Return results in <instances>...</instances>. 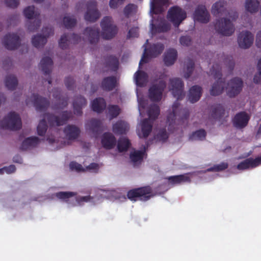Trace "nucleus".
I'll return each instance as SVG.
<instances>
[{"label": "nucleus", "instance_id": "obj_35", "mask_svg": "<svg viewBox=\"0 0 261 261\" xmlns=\"http://www.w3.org/2000/svg\"><path fill=\"white\" fill-rule=\"evenodd\" d=\"M169 182L171 184H179L182 182H190V178L185 174L171 176L167 178Z\"/></svg>", "mask_w": 261, "mask_h": 261}, {"label": "nucleus", "instance_id": "obj_45", "mask_svg": "<svg viewBox=\"0 0 261 261\" xmlns=\"http://www.w3.org/2000/svg\"><path fill=\"white\" fill-rule=\"evenodd\" d=\"M77 193L74 192H59L55 194V196L65 202H68L70 198L76 196Z\"/></svg>", "mask_w": 261, "mask_h": 261}, {"label": "nucleus", "instance_id": "obj_9", "mask_svg": "<svg viewBox=\"0 0 261 261\" xmlns=\"http://www.w3.org/2000/svg\"><path fill=\"white\" fill-rule=\"evenodd\" d=\"M48 123L51 126H61L65 124L72 117V114L70 111H63L60 116H57L50 113H46Z\"/></svg>", "mask_w": 261, "mask_h": 261}, {"label": "nucleus", "instance_id": "obj_21", "mask_svg": "<svg viewBox=\"0 0 261 261\" xmlns=\"http://www.w3.org/2000/svg\"><path fill=\"white\" fill-rule=\"evenodd\" d=\"M91 44L98 42L99 38V29L98 26L86 28L83 32Z\"/></svg>", "mask_w": 261, "mask_h": 261}, {"label": "nucleus", "instance_id": "obj_50", "mask_svg": "<svg viewBox=\"0 0 261 261\" xmlns=\"http://www.w3.org/2000/svg\"><path fill=\"white\" fill-rule=\"evenodd\" d=\"M144 152L142 151H135L130 154V159L132 162L136 164L137 162H141L143 160Z\"/></svg>", "mask_w": 261, "mask_h": 261}, {"label": "nucleus", "instance_id": "obj_12", "mask_svg": "<svg viewBox=\"0 0 261 261\" xmlns=\"http://www.w3.org/2000/svg\"><path fill=\"white\" fill-rule=\"evenodd\" d=\"M227 3L224 0H219L213 4L211 12L215 16L229 15L232 16L236 14V12L229 11L227 9Z\"/></svg>", "mask_w": 261, "mask_h": 261}, {"label": "nucleus", "instance_id": "obj_19", "mask_svg": "<svg viewBox=\"0 0 261 261\" xmlns=\"http://www.w3.org/2000/svg\"><path fill=\"white\" fill-rule=\"evenodd\" d=\"M249 119V116L245 112H241L235 115L233 124L237 128H243L248 124Z\"/></svg>", "mask_w": 261, "mask_h": 261}, {"label": "nucleus", "instance_id": "obj_62", "mask_svg": "<svg viewBox=\"0 0 261 261\" xmlns=\"http://www.w3.org/2000/svg\"><path fill=\"white\" fill-rule=\"evenodd\" d=\"M180 44L183 46H189L191 45L192 39L188 36H182L179 39Z\"/></svg>", "mask_w": 261, "mask_h": 261}, {"label": "nucleus", "instance_id": "obj_8", "mask_svg": "<svg viewBox=\"0 0 261 261\" xmlns=\"http://www.w3.org/2000/svg\"><path fill=\"white\" fill-rule=\"evenodd\" d=\"M165 17H152L150 20L151 31L152 34L166 32L171 28L170 23Z\"/></svg>", "mask_w": 261, "mask_h": 261}, {"label": "nucleus", "instance_id": "obj_33", "mask_svg": "<svg viewBox=\"0 0 261 261\" xmlns=\"http://www.w3.org/2000/svg\"><path fill=\"white\" fill-rule=\"evenodd\" d=\"M39 142L40 139L37 137L27 138L22 142L20 148L24 150H27L31 147L37 146Z\"/></svg>", "mask_w": 261, "mask_h": 261}, {"label": "nucleus", "instance_id": "obj_56", "mask_svg": "<svg viewBox=\"0 0 261 261\" xmlns=\"http://www.w3.org/2000/svg\"><path fill=\"white\" fill-rule=\"evenodd\" d=\"M68 36L66 34H63L59 41V45L63 49H66L68 47Z\"/></svg>", "mask_w": 261, "mask_h": 261}, {"label": "nucleus", "instance_id": "obj_57", "mask_svg": "<svg viewBox=\"0 0 261 261\" xmlns=\"http://www.w3.org/2000/svg\"><path fill=\"white\" fill-rule=\"evenodd\" d=\"M225 64L228 67L229 70L230 72H232L234 67V62L233 58L231 56H227L224 60Z\"/></svg>", "mask_w": 261, "mask_h": 261}, {"label": "nucleus", "instance_id": "obj_27", "mask_svg": "<svg viewBox=\"0 0 261 261\" xmlns=\"http://www.w3.org/2000/svg\"><path fill=\"white\" fill-rule=\"evenodd\" d=\"M64 133L69 140H74L79 137L80 130L74 125H68L64 128Z\"/></svg>", "mask_w": 261, "mask_h": 261}, {"label": "nucleus", "instance_id": "obj_44", "mask_svg": "<svg viewBox=\"0 0 261 261\" xmlns=\"http://www.w3.org/2000/svg\"><path fill=\"white\" fill-rule=\"evenodd\" d=\"M130 145L129 140L126 138H122L119 139L117 144V148L120 152L127 150Z\"/></svg>", "mask_w": 261, "mask_h": 261}, {"label": "nucleus", "instance_id": "obj_61", "mask_svg": "<svg viewBox=\"0 0 261 261\" xmlns=\"http://www.w3.org/2000/svg\"><path fill=\"white\" fill-rule=\"evenodd\" d=\"M249 161L247 159L243 161L240 162L237 166V168L239 170H246L250 168L249 165Z\"/></svg>", "mask_w": 261, "mask_h": 261}, {"label": "nucleus", "instance_id": "obj_7", "mask_svg": "<svg viewBox=\"0 0 261 261\" xmlns=\"http://www.w3.org/2000/svg\"><path fill=\"white\" fill-rule=\"evenodd\" d=\"M111 18L103 17L100 23L102 29L101 36L103 39L107 40L113 38L118 32L117 27L113 24Z\"/></svg>", "mask_w": 261, "mask_h": 261}, {"label": "nucleus", "instance_id": "obj_39", "mask_svg": "<svg viewBox=\"0 0 261 261\" xmlns=\"http://www.w3.org/2000/svg\"><path fill=\"white\" fill-rule=\"evenodd\" d=\"M186 11L178 6H174L170 8L168 11L167 16H186Z\"/></svg>", "mask_w": 261, "mask_h": 261}, {"label": "nucleus", "instance_id": "obj_26", "mask_svg": "<svg viewBox=\"0 0 261 261\" xmlns=\"http://www.w3.org/2000/svg\"><path fill=\"white\" fill-rule=\"evenodd\" d=\"M177 58V52L176 49L170 48L164 54V61L166 66H171L176 61Z\"/></svg>", "mask_w": 261, "mask_h": 261}, {"label": "nucleus", "instance_id": "obj_29", "mask_svg": "<svg viewBox=\"0 0 261 261\" xmlns=\"http://www.w3.org/2000/svg\"><path fill=\"white\" fill-rule=\"evenodd\" d=\"M128 129V124L123 120H118L113 125V131L115 134H125Z\"/></svg>", "mask_w": 261, "mask_h": 261}, {"label": "nucleus", "instance_id": "obj_32", "mask_svg": "<svg viewBox=\"0 0 261 261\" xmlns=\"http://www.w3.org/2000/svg\"><path fill=\"white\" fill-rule=\"evenodd\" d=\"M106 107V102L104 98L98 97L94 99L91 103V108L93 111L98 113H101Z\"/></svg>", "mask_w": 261, "mask_h": 261}, {"label": "nucleus", "instance_id": "obj_4", "mask_svg": "<svg viewBox=\"0 0 261 261\" xmlns=\"http://www.w3.org/2000/svg\"><path fill=\"white\" fill-rule=\"evenodd\" d=\"M211 72L215 79H217V81L212 85L210 90V94L213 96H217L221 94L224 89L225 79L222 78L221 69L218 68L215 70V65H213Z\"/></svg>", "mask_w": 261, "mask_h": 261}, {"label": "nucleus", "instance_id": "obj_2", "mask_svg": "<svg viewBox=\"0 0 261 261\" xmlns=\"http://www.w3.org/2000/svg\"><path fill=\"white\" fill-rule=\"evenodd\" d=\"M127 196L133 201H146L152 196V188L149 186L135 188L127 192Z\"/></svg>", "mask_w": 261, "mask_h": 261}, {"label": "nucleus", "instance_id": "obj_36", "mask_svg": "<svg viewBox=\"0 0 261 261\" xmlns=\"http://www.w3.org/2000/svg\"><path fill=\"white\" fill-rule=\"evenodd\" d=\"M152 128V123L149 119H144L141 122V130L143 138H147L150 134Z\"/></svg>", "mask_w": 261, "mask_h": 261}, {"label": "nucleus", "instance_id": "obj_42", "mask_svg": "<svg viewBox=\"0 0 261 261\" xmlns=\"http://www.w3.org/2000/svg\"><path fill=\"white\" fill-rule=\"evenodd\" d=\"M160 113V107L155 104L151 105L148 110L149 119L151 120L156 119Z\"/></svg>", "mask_w": 261, "mask_h": 261}, {"label": "nucleus", "instance_id": "obj_46", "mask_svg": "<svg viewBox=\"0 0 261 261\" xmlns=\"http://www.w3.org/2000/svg\"><path fill=\"white\" fill-rule=\"evenodd\" d=\"M47 119L46 113L43 116V118L41 120L37 126V133L38 135L43 136L47 129V125L45 120Z\"/></svg>", "mask_w": 261, "mask_h": 261}, {"label": "nucleus", "instance_id": "obj_11", "mask_svg": "<svg viewBox=\"0 0 261 261\" xmlns=\"http://www.w3.org/2000/svg\"><path fill=\"white\" fill-rule=\"evenodd\" d=\"M166 87L164 81H160L158 84L152 85L148 90V96L152 101L158 102L162 98L163 91Z\"/></svg>", "mask_w": 261, "mask_h": 261}, {"label": "nucleus", "instance_id": "obj_24", "mask_svg": "<svg viewBox=\"0 0 261 261\" xmlns=\"http://www.w3.org/2000/svg\"><path fill=\"white\" fill-rule=\"evenodd\" d=\"M87 105V100L85 97L80 95L76 96L73 102V112L74 114L81 116L83 114L82 109Z\"/></svg>", "mask_w": 261, "mask_h": 261}, {"label": "nucleus", "instance_id": "obj_38", "mask_svg": "<svg viewBox=\"0 0 261 261\" xmlns=\"http://www.w3.org/2000/svg\"><path fill=\"white\" fill-rule=\"evenodd\" d=\"M90 129L95 134L101 132V121L97 119H91L88 123Z\"/></svg>", "mask_w": 261, "mask_h": 261}, {"label": "nucleus", "instance_id": "obj_54", "mask_svg": "<svg viewBox=\"0 0 261 261\" xmlns=\"http://www.w3.org/2000/svg\"><path fill=\"white\" fill-rule=\"evenodd\" d=\"M194 66V62L192 60H189L187 64V71L184 75L186 79H189L191 76L193 72Z\"/></svg>", "mask_w": 261, "mask_h": 261}, {"label": "nucleus", "instance_id": "obj_28", "mask_svg": "<svg viewBox=\"0 0 261 261\" xmlns=\"http://www.w3.org/2000/svg\"><path fill=\"white\" fill-rule=\"evenodd\" d=\"M105 66L113 71H116L119 67V59L113 55L105 57Z\"/></svg>", "mask_w": 261, "mask_h": 261}, {"label": "nucleus", "instance_id": "obj_34", "mask_svg": "<svg viewBox=\"0 0 261 261\" xmlns=\"http://www.w3.org/2000/svg\"><path fill=\"white\" fill-rule=\"evenodd\" d=\"M135 79L138 86L143 87L148 82V76L144 71L138 70L135 74Z\"/></svg>", "mask_w": 261, "mask_h": 261}, {"label": "nucleus", "instance_id": "obj_30", "mask_svg": "<svg viewBox=\"0 0 261 261\" xmlns=\"http://www.w3.org/2000/svg\"><path fill=\"white\" fill-rule=\"evenodd\" d=\"M117 80L114 76H108L104 78L101 82V88L103 90L110 91L116 86Z\"/></svg>", "mask_w": 261, "mask_h": 261}, {"label": "nucleus", "instance_id": "obj_58", "mask_svg": "<svg viewBox=\"0 0 261 261\" xmlns=\"http://www.w3.org/2000/svg\"><path fill=\"white\" fill-rule=\"evenodd\" d=\"M168 134L165 128L161 129L157 134V138L160 141L165 142L168 139Z\"/></svg>", "mask_w": 261, "mask_h": 261}, {"label": "nucleus", "instance_id": "obj_5", "mask_svg": "<svg viewBox=\"0 0 261 261\" xmlns=\"http://www.w3.org/2000/svg\"><path fill=\"white\" fill-rule=\"evenodd\" d=\"M3 128L12 130H17L21 128V118L18 114L14 112H10L5 117L1 123Z\"/></svg>", "mask_w": 261, "mask_h": 261}, {"label": "nucleus", "instance_id": "obj_22", "mask_svg": "<svg viewBox=\"0 0 261 261\" xmlns=\"http://www.w3.org/2000/svg\"><path fill=\"white\" fill-rule=\"evenodd\" d=\"M101 144L106 149L113 148L116 143V139L114 136L111 133H105L101 137Z\"/></svg>", "mask_w": 261, "mask_h": 261}, {"label": "nucleus", "instance_id": "obj_14", "mask_svg": "<svg viewBox=\"0 0 261 261\" xmlns=\"http://www.w3.org/2000/svg\"><path fill=\"white\" fill-rule=\"evenodd\" d=\"M170 84L171 87L173 96L176 98L177 100H181L185 97L184 92V84L180 78H174L170 79Z\"/></svg>", "mask_w": 261, "mask_h": 261}, {"label": "nucleus", "instance_id": "obj_64", "mask_svg": "<svg viewBox=\"0 0 261 261\" xmlns=\"http://www.w3.org/2000/svg\"><path fill=\"white\" fill-rule=\"evenodd\" d=\"M74 83V79L71 76L67 77L65 80V84L68 90L73 89Z\"/></svg>", "mask_w": 261, "mask_h": 261}, {"label": "nucleus", "instance_id": "obj_41", "mask_svg": "<svg viewBox=\"0 0 261 261\" xmlns=\"http://www.w3.org/2000/svg\"><path fill=\"white\" fill-rule=\"evenodd\" d=\"M193 15V16H208L209 12L204 5L199 4L195 8Z\"/></svg>", "mask_w": 261, "mask_h": 261}, {"label": "nucleus", "instance_id": "obj_53", "mask_svg": "<svg viewBox=\"0 0 261 261\" xmlns=\"http://www.w3.org/2000/svg\"><path fill=\"white\" fill-rule=\"evenodd\" d=\"M63 23L65 27L67 29H71L73 28L76 23V20L74 17H63Z\"/></svg>", "mask_w": 261, "mask_h": 261}, {"label": "nucleus", "instance_id": "obj_63", "mask_svg": "<svg viewBox=\"0 0 261 261\" xmlns=\"http://www.w3.org/2000/svg\"><path fill=\"white\" fill-rule=\"evenodd\" d=\"M139 36V28L134 27L131 28L128 32L127 38H135Z\"/></svg>", "mask_w": 261, "mask_h": 261}, {"label": "nucleus", "instance_id": "obj_48", "mask_svg": "<svg viewBox=\"0 0 261 261\" xmlns=\"http://www.w3.org/2000/svg\"><path fill=\"white\" fill-rule=\"evenodd\" d=\"M108 111L110 119L112 120L120 114L121 110L117 105H110L108 107Z\"/></svg>", "mask_w": 261, "mask_h": 261}, {"label": "nucleus", "instance_id": "obj_1", "mask_svg": "<svg viewBox=\"0 0 261 261\" xmlns=\"http://www.w3.org/2000/svg\"><path fill=\"white\" fill-rule=\"evenodd\" d=\"M180 103L177 101L174 102L172 106V111L167 117V122L170 126L177 123L178 125H187L190 115L189 110L186 109H179Z\"/></svg>", "mask_w": 261, "mask_h": 261}, {"label": "nucleus", "instance_id": "obj_10", "mask_svg": "<svg viewBox=\"0 0 261 261\" xmlns=\"http://www.w3.org/2000/svg\"><path fill=\"white\" fill-rule=\"evenodd\" d=\"M42 32L43 35H35L32 39V44L38 48L43 47L47 42V38L54 34L53 28L51 26L44 27Z\"/></svg>", "mask_w": 261, "mask_h": 261}, {"label": "nucleus", "instance_id": "obj_40", "mask_svg": "<svg viewBox=\"0 0 261 261\" xmlns=\"http://www.w3.org/2000/svg\"><path fill=\"white\" fill-rule=\"evenodd\" d=\"M5 82L6 87L11 90H14L18 85V80L14 75H7L6 77Z\"/></svg>", "mask_w": 261, "mask_h": 261}, {"label": "nucleus", "instance_id": "obj_25", "mask_svg": "<svg viewBox=\"0 0 261 261\" xmlns=\"http://www.w3.org/2000/svg\"><path fill=\"white\" fill-rule=\"evenodd\" d=\"M53 61L48 57H43L40 63L39 67L45 75H49L51 72Z\"/></svg>", "mask_w": 261, "mask_h": 261}, {"label": "nucleus", "instance_id": "obj_23", "mask_svg": "<svg viewBox=\"0 0 261 261\" xmlns=\"http://www.w3.org/2000/svg\"><path fill=\"white\" fill-rule=\"evenodd\" d=\"M202 88L198 85L193 86L190 88L188 93V100L191 103L198 101L202 95Z\"/></svg>", "mask_w": 261, "mask_h": 261}, {"label": "nucleus", "instance_id": "obj_51", "mask_svg": "<svg viewBox=\"0 0 261 261\" xmlns=\"http://www.w3.org/2000/svg\"><path fill=\"white\" fill-rule=\"evenodd\" d=\"M138 7L134 4H129L124 9V14L126 15H134L137 14Z\"/></svg>", "mask_w": 261, "mask_h": 261}, {"label": "nucleus", "instance_id": "obj_20", "mask_svg": "<svg viewBox=\"0 0 261 261\" xmlns=\"http://www.w3.org/2000/svg\"><path fill=\"white\" fill-rule=\"evenodd\" d=\"M211 116L214 119L221 122V123L225 121V117H228V115L225 116V110L220 104H217L212 107Z\"/></svg>", "mask_w": 261, "mask_h": 261}, {"label": "nucleus", "instance_id": "obj_60", "mask_svg": "<svg viewBox=\"0 0 261 261\" xmlns=\"http://www.w3.org/2000/svg\"><path fill=\"white\" fill-rule=\"evenodd\" d=\"M257 68L258 74H255L253 77V82L255 84H259L261 83V58L258 60Z\"/></svg>", "mask_w": 261, "mask_h": 261}, {"label": "nucleus", "instance_id": "obj_37", "mask_svg": "<svg viewBox=\"0 0 261 261\" xmlns=\"http://www.w3.org/2000/svg\"><path fill=\"white\" fill-rule=\"evenodd\" d=\"M259 2L258 0H246L244 7L246 11L253 13L258 10Z\"/></svg>", "mask_w": 261, "mask_h": 261}, {"label": "nucleus", "instance_id": "obj_18", "mask_svg": "<svg viewBox=\"0 0 261 261\" xmlns=\"http://www.w3.org/2000/svg\"><path fill=\"white\" fill-rule=\"evenodd\" d=\"M150 12L151 15L160 14L169 5L168 0H152L150 2Z\"/></svg>", "mask_w": 261, "mask_h": 261}, {"label": "nucleus", "instance_id": "obj_59", "mask_svg": "<svg viewBox=\"0 0 261 261\" xmlns=\"http://www.w3.org/2000/svg\"><path fill=\"white\" fill-rule=\"evenodd\" d=\"M70 168L72 170H75L77 172H84L85 169L83 168L82 165L75 162H71L69 164Z\"/></svg>", "mask_w": 261, "mask_h": 261}, {"label": "nucleus", "instance_id": "obj_13", "mask_svg": "<svg viewBox=\"0 0 261 261\" xmlns=\"http://www.w3.org/2000/svg\"><path fill=\"white\" fill-rule=\"evenodd\" d=\"M243 82L241 78L234 77L227 84L226 92L230 97H234L238 95L242 91Z\"/></svg>", "mask_w": 261, "mask_h": 261}, {"label": "nucleus", "instance_id": "obj_17", "mask_svg": "<svg viewBox=\"0 0 261 261\" xmlns=\"http://www.w3.org/2000/svg\"><path fill=\"white\" fill-rule=\"evenodd\" d=\"M31 101L36 110L40 112L46 111L50 105L49 100L47 98L35 93L32 94Z\"/></svg>", "mask_w": 261, "mask_h": 261}, {"label": "nucleus", "instance_id": "obj_15", "mask_svg": "<svg viewBox=\"0 0 261 261\" xmlns=\"http://www.w3.org/2000/svg\"><path fill=\"white\" fill-rule=\"evenodd\" d=\"M3 44L6 49L15 50L20 46V39L17 34L9 33L4 36Z\"/></svg>", "mask_w": 261, "mask_h": 261}, {"label": "nucleus", "instance_id": "obj_6", "mask_svg": "<svg viewBox=\"0 0 261 261\" xmlns=\"http://www.w3.org/2000/svg\"><path fill=\"white\" fill-rule=\"evenodd\" d=\"M214 27L218 33L226 36H231L235 30L234 25L227 17H219Z\"/></svg>", "mask_w": 261, "mask_h": 261}, {"label": "nucleus", "instance_id": "obj_49", "mask_svg": "<svg viewBox=\"0 0 261 261\" xmlns=\"http://www.w3.org/2000/svg\"><path fill=\"white\" fill-rule=\"evenodd\" d=\"M24 16H38L40 15V12L38 9L34 6H30L23 10Z\"/></svg>", "mask_w": 261, "mask_h": 261}, {"label": "nucleus", "instance_id": "obj_52", "mask_svg": "<svg viewBox=\"0 0 261 261\" xmlns=\"http://www.w3.org/2000/svg\"><path fill=\"white\" fill-rule=\"evenodd\" d=\"M228 164L225 162L221 163L219 164L215 165L213 167L207 169L208 171L219 172L226 169Z\"/></svg>", "mask_w": 261, "mask_h": 261}, {"label": "nucleus", "instance_id": "obj_16", "mask_svg": "<svg viewBox=\"0 0 261 261\" xmlns=\"http://www.w3.org/2000/svg\"><path fill=\"white\" fill-rule=\"evenodd\" d=\"M253 40V35L248 31L241 32L238 36V43L242 48H249L252 44Z\"/></svg>", "mask_w": 261, "mask_h": 261}, {"label": "nucleus", "instance_id": "obj_43", "mask_svg": "<svg viewBox=\"0 0 261 261\" xmlns=\"http://www.w3.org/2000/svg\"><path fill=\"white\" fill-rule=\"evenodd\" d=\"M99 13L97 9L96 3L91 2L87 6V11L86 16H98Z\"/></svg>", "mask_w": 261, "mask_h": 261}, {"label": "nucleus", "instance_id": "obj_55", "mask_svg": "<svg viewBox=\"0 0 261 261\" xmlns=\"http://www.w3.org/2000/svg\"><path fill=\"white\" fill-rule=\"evenodd\" d=\"M249 165L251 168H255L261 165V156H257L255 159L252 158H248Z\"/></svg>", "mask_w": 261, "mask_h": 261}, {"label": "nucleus", "instance_id": "obj_3", "mask_svg": "<svg viewBox=\"0 0 261 261\" xmlns=\"http://www.w3.org/2000/svg\"><path fill=\"white\" fill-rule=\"evenodd\" d=\"M148 42L147 39L146 43L143 45L144 47V51L142 57L139 63V67L144 63L148 62V58L156 57L161 55L164 49V45L161 43H157L151 45L148 49H147L146 45Z\"/></svg>", "mask_w": 261, "mask_h": 261}, {"label": "nucleus", "instance_id": "obj_31", "mask_svg": "<svg viewBox=\"0 0 261 261\" xmlns=\"http://www.w3.org/2000/svg\"><path fill=\"white\" fill-rule=\"evenodd\" d=\"M26 25L29 32H35L40 27L41 20L40 17H26Z\"/></svg>", "mask_w": 261, "mask_h": 261}, {"label": "nucleus", "instance_id": "obj_47", "mask_svg": "<svg viewBox=\"0 0 261 261\" xmlns=\"http://www.w3.org/2000/svg\"><path fill=\"white\" fill-rule=\"evenodd\" d=\"M206 133L203 129H200L193 132L190 135L189 139L190 140H203L205 139Z\"/></svg>", "mask_w": 261, "mask_h": 261}]
</instances>
